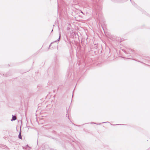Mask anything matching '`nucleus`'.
I'll use <instances>...</instances> for the list:
<instances>
[{"label":"nucleus","instance_id":"f257e3e1","mask_svg":"<svg viewBox=\"0 0 150 150\" xmlns=\"http://www.w3.org/2000/svg\"><path fill=\"white\" fill-rule=\"evenodd\" d=\"M16 117L15 116H13L12 117V120H16Z\"/></svg>","mask_w":150,"mask_h":150},{"label":"nucleus","instance_id":"f03ea898","mask_svg":"<svg viewBox=\"0 0 150 150\" xmlns=\"http://www.w3.org/2000/svg\"><path fill=\"white\" fill-rule=\"evenodd\" d=\"M18 137L19 138L22 139V137H21V132L18 135Z\"/></svg>","mask_w":150,"mask_h":150}]
</instances>
